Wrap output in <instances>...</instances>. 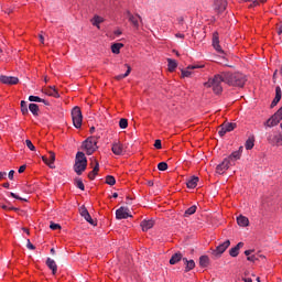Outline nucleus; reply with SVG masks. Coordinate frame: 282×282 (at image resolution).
<instances>
[{"label":"nucleus","instance_id":"obj_7","mask_svg":"<svg viewBox=\"0 0 282 282\" xmlns=\"http://www.w3.org/2000/svg\"><path fill=\"white\" fill-rule=\"evenodd\" d=\"M267 140L272 147H282V133H269Z\"/></svg>","mask_w":282,"mask_h":282},{"label":"nucleus","instance_id":"obj_29","mask_svg":"<svg viewBox=\"0 0 282 282\" xmlns=\"http://www.w3.org/2000/svg\"><path fill=\"white\" fill-rule=\"evenodd\" d=\"M245 149H247V151H250V150L254 149V135L253 134H251L247 139V141L245 143Z\"/></svg>","mask_w":282,"mask_h":282},{"label":"nucleus","instance_id":"obj_13","mask_svg":"<svg viewBox=\"0 0 282 282\" xmlns=\"http://www.w3.org/2000/svg\"><path fill=\"white\" fill-rule=\"evenodd\" d=\"M128 20L131 22V24L133 25V28L135 30H138V28H140V19H142L139 14L137 15H132L131 11H127L126 12Z\"/></svg>","mask_w":282,"mask_h":282},{"label":"nucleus","instance_id":"obj_48","mask_svg":"<svg viewBox=\"0 0 282 282\" xmlns=\"http://www.w3.org/2000/svg\"><path fill=\"white\" fill-rule=\"evenodd\" d=\"M79 213H80L82 217H85L86 215L89 214V210H87V207H86V206H82V207L79 208Z\"/></svg>","mask_w":282,"mask_h":282},{"label":"nucleus","instance_id":"obj_24","mask_svg":"<svg viewBox=\"0 0 282 282\" xmlns=\"http://www.w3.org/2000/svg\"><path fill=\"white\" fill-rule=\"evenodd\" d=\"M243 248V242H238L234 248L229 250L230 257H239V250Z\"/></svg>","mask_w":282,"mask_h":282},{"label":"nucleus","instance_id":"obj_41","mask_svg":"<svg viewBox=\"0 0 282 282\" xmlns=\"http://www.w3.org/2000/svg\"><path fill=\"white\" fill-rule=\"evenodd\" d=\"M75 186L79 188L80 191H85V184L83 183V180L76 178L75 180Z\"/></svg>","mask_w":282,"mask_h":282},{"label":"nucleus","instance_id":"obj_63","mask_svg":"<svg viewBox=\"0 0 282 282\" xmlns=\"http://www.w3.org/2000/svg\"><path fill=\"white\" fill-rule=\"evenodd\" d=\"M3 188H10V183H3Z\"/></svg>","mask_w":282,"mask_h":282},{"label":"nucleus","instance_id":"obj_59","mask_svg":"<svg viewBox=\"0 0 282 282\" xmlns=\"http://www.w3.org/2000/svg\"><path fill=\"white\" fill-rule=\"evenodd\" d=\"M278 34H279V36L282 35V25L278 28Z\"/></svg>","mask_w":282,"mask_h":282},{"label":"nucleus","instance_id":"obj_37","mask_svg":"<svg viewBox=\"0 0 282 282\" xmlns=\"http://www.w3.org/2000/svg\"><path fill=\"white\" fill-rule=\"evenodd\" d=\"M227 133H230V132L227 130L226 126L224 123L220 124L218 130V134L220 135V138H224V135H226Z\"/></svg>","mask_w":282,"mask_h":282},{"label":"nucleus","instance_id":"obj_8","mask_svg":"<svg viewBox=\"0 0 282 282\" xmlns=\"http://www.w3.org/2000/svg\"><path fill=\"white\" fill-rule=\"evenodd\" d=\"M90 161H91L90 165L93 166V171L88 173V177L89 180H96V176L100 171V164L98 163V160H96L95 158H91Z\"/></svg>","mask_w":282,"mask_h":282},{"label":"nucleus","instance_id":"obj_22","mask_svg":"<svg viewBox=\"0 0 282 282\" xmlns=\"http://www.w3.org/2000/svg\"><path fill=\"white\" fill-rule=\"evenodd\" d=\"M199 68H202V66H199V65H189V66H187V69L182 70V77L183 78H191V74H193V73L188 69H199Z\"/></svg>","mask_w":282,"mask_h":282},{"label":"nucleus","instance_id":"obj_25","mask_svg":"<svg viewBox=\"0 0 282 282\" xmlns=\"http://www.w3.org/2000/svg\"><path fill=\"white\" fill-rule=\"evenodd\" d=\"M154 224L155 223L153 220H143V221H141V228H142L143 232H147L148 230H151V228H153Z\"/></svg>","mask_w":282,"mask_h":282},{"label":"nucleus","instance_id":"obj_23","mask_svg":"<svg viewBox=\"0 0 282 282\" xmlns=\"http://www.w3.org/2000/svg\"><path fill=\"white\" fill-rule=\"evenodd\" d=\"M184 256H182L181 252L174 253L170 259V265H175L176 263H180V261H183Z\"/></svg>","mask_w":282,"mask_h":282},{"label":"nucleus","instance_id":"obj_34","mask_svg":"<svg viewBox=\"0 0 282 282\" xmlns=\"http://www.w3.org/2000/svg\"><path fill=\"white\" fill-rule=\"evenodd\" d=\"M104 21L105 19H102L100 15H95L93 19V25L100 30V23H102Z\"/></svg>","mask_w":282,"mask_h":282},{"label":"nucleus","instance_id":"obj_27","mask_svg":"<svg viewBox=\"0 0 282 282\" xmlns=\"http://www.w3.org/2000/svg\"><path fill=\"white\" fill-rule=\"evenodd\" d=\"M197 182H199V177L197 176H192L189 180L186 182L187 188H197Z\"/></svg>","mask_w":282,"mask_h":282},{"label":"nucleus","instance_id":"obj_36","mask_svg":"<svg viewBox=\"0 0 282 282\" xmlns=\"http://www.w3.org/2000/svg\"><path fill=\"white\" fill-rule=\"evenodd\" d=\"M195 213H197V206L194 205L185 210L184 217H191V215H195Z\"/></svg>","mask_w":282,"mask_h":282},{"label":"nucleus","instance_id":"obj_3","mask_svg":"<svg viewBox=\"0 0 282 282\" xmlns=\"http://www.w3.org/2000/svg\"><path fill=\"white\" fill-rule=\"evenodd\" d=\"M87 170V156L83 152H77L75 158L74 171L77 175H83Z\"/></svg>","mask_w":282,"mask_h":282},{"label":"nucleus","instance_id":"obj_57","mask_svg":"<svg viewBox=\"0 0 282 282\" xmlns=\"http://www.w3.org/2000/svg\"><path fill=\"white\" fill-rule=\"evenodd\" d=\"M175 36H176V39H184L185 35L182 33H176Z\"/></svg>","mask_w":282,"mask_h":282},{"label":"nucleus","instance_id":"obj_51","mask_svg":"<svg viewBox=\"0 0 282 282\" xmlns=\"http://www.w3.org/2000/svg\"><path fill=\"white\" fill-rule=\"evenodd\" d=\"M10 195H11L14 199H20V202H28V199L22 198V197H20L19 195L12 193V192L10 193Z\"/></svg>","mask_w":282,"mask_h":282},{"label":"nucleus","instance_id":"obj_42","mask_svg":"<svg viewBox=\"0 0 282 282\" xmlns=\"http://www.w3.org/2000/svg\"><path fill=\"white\" fill-rule=\"evenodd\" d=\"M30 102H44V99L39 96H29Z\"/></svg>","mask_w":282,"mask_h":282},{"label":"nucleus","instance_id":"obj_35","mask_svg":"<svg viewBox=\"0 0 282 282\" xmlns=\"http://www.w3.org/2000/svg\"><path fill=\"white\" fill-rule=\"evenodd\" d=\"M29 111H31V113H33V116H39V105L36 104H30L29 105Z\"/></svg>","mask_w":282,"mask_h":282},{"label":"nucleus","instance_id":"obj_20","mask_svg":"<svg viewBox=\"0 0 282 282\" xmlns=\"http://www.w3.org/2000/svg\"><path fill=\"white\" fill-rule=\"evenodd\" d=\"M111 151L115 155H122V151H124V147L120 142H116L112 144Z\"/></svg>","mask_w":282,"mask_h":282},{"label":"nucleus","instance_id":"obj_11","mask_svg":"<svg viewBox=\"0 0 282 282\" xmlns=\"http://www.w3.org/2000/svg\"><path fill=\"white\" fill-rule=\"evenodd\" d=\"M241 153H243V147H240L238 151L232 152L228 158L225 160H229V164L232 166L237 160L241 159Z\"/></svg>","mask_w":282,"mask_h":282},{"label":"nucleus","instance_id":"obj_28","mask_svg":"<svg viewBox=\"0 0 282 282\" xmlns=\"http://www.w3.org/2000/svg\"><path fill=\"white\" fill-rule=\"evenodd\" d=\"M237 224L238 226H242V228H246V226H249L250 220L246 216H238L237 217Z\"/></svg>","mask_w":282,"mask_h":282},{"label":"nucleus","instance_id":"obj_16","mask_svg":"<svg viewBox=\"0 0 282 282\" xmlns=\"http://www.w3.org/2000/svg\"><path fill=\"white\" fill-rule=\"evenodd\" d=\"M213 47L218 52V54H224V50H221V46L219 45V33L215 32L213 34Z\"/></svg>","mask_w":282,"mask_h":282},{"label":"nucleus","instance_id":"obj_33","mask_svg":"<svg viewBox=\"0 0 282 282\" xmlns=\"http://www.w3.org/2000/svg\"><path fill=\"white\" fill-rule=\"evenodd\" d=\"M126 67H127V72L124 74L116 76V80H122V78H127V76L131 74V66L126 64Z\"/></svg>","mask_w":282,"mask_h":282},{"label":"nucleus","instance_id":"obj_10","mask_svg":"<svg viewBox=\"0 0 282 282\" xmlns=\"http://www.w3.org/2000/svg\"><path fill=\"white\" fill-rule=\"evenodd\" d=\"M228 7V1L226 0H215L214 1V10L217 12V14H221L226 11V8Z\"/></svg>","mask_w":282,"mask_h":282},{"label":"nucleus","instance_id":"obj_46","mask_svg":"<svg viewBox=\"0 0 282 282\" xmlns=\"http://www.w3.org/2000/svg\"><path fill=\"white\" fill-rule=\"evenodd\" d=\"M159 171H166L169 169V164L166 162H161L158 164Z\"/></svg>","mask_w":282,"mask_h":282},{"label":"nucleus","instance_id":"obj_2","mask_svg":"<svg viewBox=\"0 0 282 282\" xmlns=\"http://www.w3.org/2000/svg\"><path fill=\"white\" fill-rule=\"evenodd\" d=\"M223 83H226L224 73L217 74L213 78H209L204 86L212 87L214 94H221L224 91V86H221Z\"/></svg>","mask_w":282,"mask_h":282},{"label":"nucleus","instance_id":"obj_60","mask_svg":"<svg viewBox=\"0 0 282 282\" xmlns=\"http://www.w3.org/2000/svg\"><path fill=\"white\" fill-rule=\"evenodd\" d=\"M39 39H40L41 43H45V37L43 35H39Z\"/></svg>","mask_w":282,"mask_h":282},{"label":"nucleus","instance_id":"obj_54","mask_svg":"<svg viewBox=\"0 0 282 282\" xmlns=\"http://www.w3.org/2000/svg\"><path fill=\"white\" fill-rule=\"evenodd\" d=\"M25 169H28L26 165H22L19 167L18 173H25Z\"/></svg>","mask_w":282,"mask_h":282},{"label":"nucleus","instance_id":"obj_4","mask_svg":"<svg viewBox=\"0 0 282 282\" xmlns=\"http://www.w3.org/2000/svg\"><path fill=\"white\" fill-rule=\"evenodd\" d=\"M83 149H85L88 155H93V153H96V150L98 149V138L96 137L87 138L83 142Z\"/></svg>","mask_w":282,"mask_h":282},{"label":"nucleus","instance_id":"obj_18","mask_svg":"<svg viewBox=\"0 0 282 282\" xmlns=\"http://www.w3.org/2000/svg\"><path fill=\"white\" fill-rule=\"evenodd\" d=\"M281 98H282L281 86H276L275 87V97L271 102V109H274V107H276V105H279V102H281Z\"/></svg>","mask_w":282,"mask_h":282},{"label":"nucleus","instance_id":"obj_19","mask_svg":"<svg viewBox=\"0 0 282 282\" xmlns=\"http://www.w3.org/2000/svg\"><path fill=\"white\" fill-rule=\"evenodd\" d=\"M43 94L46 96H51L53 98H59L61 95L58 94V90L54 86H50L46 89L43 90Z\"/></svg>","mask_w":282,"mask_h":282},{"label":"nucleus","instance_id":"obj_50","mask_svg":"<svg viewBox=\"0 0 282 282\" xmlns=\"http://www.w3.org/2000/svg\"><path fill=\"white\" fill-rule=\"evenodd\" d=\"M26 248L29 250H36V247L34 245H32V242L30 241V239L26 240Z\"/></svg>","mask_w":282,"mask_h":282},{"label":"nucleus","instance_id":"obj_40","mask_svg":"<svg viewBox=\"0 0 282 282\" xmlns=\"http://www.w3.org/2000/svg\"><path fill=\"white\" fill-rule=\"evenodd\" d=\"M223 124H225V128H227L229 132L235 131V129H237V123L224 122Z\"/></svg>","mask_w":282,"mask_h":282},{"label":"nucleus","instance_id":"obj_47","mask_svg":"<svg viewBox=\"0 0 282 282\" xmlns=\"http://www.w3.org/2000/svg\"><path fill=\"white\" fill-rule=\"evenodd\" d=\"M25 144H26L28 149H30V151H36V148L34 147V144L32 143V141L30 139H28L25 141Z\"/></svg>","mask_w":282,"mask_h":282},{"label":"nucleus","instance_id":"obj_44","mask_svg":"<svg viewBox=\"0 0 282 282\" xmlns=\"http://www.w3.org/2000/svg\"><path fill=\"white\" fill-rule=\"evenodd\" d=\"M0 207H2L3 210H14L15 213L19 212V208L8 206V205L1 204V203H0Z\"/></svg>","mask_w":282,"mask_h":282},{"label":"nucleus","instance_id":"obj_45","mask_svg":"<svg viewBox=\"0 0 282 282\" xmlns=\"http://www.w3.org/2000/svg\"><path fill=\"white\" fill-rule=\"evenodd\" d=\"M84 219H86L91 226H96V221H94L89 213L84 216Z\"/></svg>","mask_w":282,"mask_h":282},{"label":"nucleus","instance_id":"obj_6","mask_svg":"<svg viewBox=\"0 0 282 282\" xmlns=\"http://www.w3.org/2000/svg\"><path fill=\"white\" fill-rule=\"evenodd\" d=\"M230 248V240H226L225 242L220 243L216 247V249H212L213 257H216V259H219L225 250H228Z\"/></svg>","mask_w":282,"mask_h":282},{"label":"nucleus","instance_id":"obj_5","mask_svg":"<svg viewBox=\"0 0 282 282\" xmlns=\"http://www.w3.org/2000/svg\"><path fill=\"white\" fill-rule=\"evenodd\" d=\"M72 120L75 129H80L83 127V111H80L79 107L73 108Z\"/></svg>","mask_w":282,"mask_h":282},{"label":"nucleus","instance_id":"obj_32","mask_svg":"<svg viewBox=\"0 0 282 282\" xmlns=\"http://www.w3.org/2000/svg\"><path fill=\"white\" fill-rule=\"evenodd\" d=\"M122 47H124V44L122 43H115L111 45V52L112 54H120V50H122Z\"/></svg>","mask_w":282,"mask_h":282},{"label":"nucleus","instance_id":"obj_61","mask_svg":"<svg viewBox=\"0 0 282 282\" xmlns=\"http://www.w3.org/2000/svg\"><path fill=\"white\" fill-rule=\"evenodd\" d=\"M115 34H116V36H120L122 34V31L117 30V31H115Z\"/></svg>","mask_w":282,"mask_h":282},{"label":"nucleus","instance_id":"obj_31","mask_svg":"<svg viewBox=\"0 0 282 282\" xmlns=\"http://www.w3.org/2000/svg\"><path fill=\"white\" fill-rule=\"evenodd\" d=\"M167 69L169 72H175V69H177V62L175 59L167 58Z\"/></svg>","mask_w":282,"mask_h":282},{"label":"nucleus","instance_id":"obj_15","mask_svg":"<svg viewBox=\"0 0 282 282\" xmlns=\"http://www.w3.org/2000/svg\"><path fill=\"white\" fill-rule=\"evenodd\" d=\"M116 217L117 219H129V217H131V214H129V208L120 207L116 210Z\"/></svg>","mask_w":282,"mask_h":282},{"label":"nucleus","instance_id":"obj_12","mask_svg":"<svg viewBox=\"0 0 282 282\" xmlns=\"http://www.w3.org/2000/svg\"><path fill=\"white\" fill-rule=\"evenodd\" d=\"M42 160L45 164H47V166H50V169H56V166H54V162H56V154L54 152L50 151L48 158L42 156Z\"/></svg>","mask_w":282,"mask_h":282},{"label":"nucleus","instance_id":"obj_64","mask_svg":"<svg viewBox=\"0 0 282 282\" xmlns=\"http://www.w3.org/2000/svg\"><path fill=\"white\" fill-rule=\"evenodd\" d=\"M148 185H149V186H153V181H149V182H148Z\"/></svg>","mask_w":282,"mask_h":282},{"label":"nucleus","instance_id":"obj_55","mask_svg":"<svg viewBox=\"0 0 282 282\" xmlns=\"http://www.w3.org/2000/svg\"><path fill=\"white\" fill-rule=\"evenodd\" d=\"M9 180H14V170L9 172Z\"/></svg>","mask_w":282,"mask_h":282},{"label":"nucleus","instance_id":"obj_56","mask_svg":"<svg viewBox=\"0 0 282 282\" xmlns=\"http://www.w3.org/2000/svg\"><path fill=\"white\" fill-rule=\"evenodd\" d=\"M252 252H254V250H246V251H245V254H246V257H250V254H251Z\"/></svg>","mask_w":282,"mask_h":282},{"label":"nucleus","instance_id":"obj_30","mask_svg":"<svg viewBox=\"0 0 282 282\" xmlns=\"http://www.w3.org/2000/svg\"><path fill=\"white\" fill-rule=\"evenodd\" d=\"M208 263H210V259L208 258V256H200L199 258L200 268H208Z\"/></svg>","mask_w":282,"mask_h":282},{"label":"nucleus","instance_id":"obj_52","mask_svg":"<svg viewBox=\"0 0 282 282\" xmlns=\"http://www.w3.org/2000/svg\"><path fill=\"white\" fill-rule=\"evenodd\" d=\"M154 147H155L156 149H162V140L156 139L155 142H154Z\"/></svg>","mask_w":282,"mask_h":282},{"label":"nucleus","instance_id":"obj_14","mask_svg":"<svg viewBox=\"0 0 282 282\" xmlns=\"http://www.w3.org/2000/svg\"><path fill=\"white\" fill-rule=\"evenodd\" d=\"M0 83H2L3 85H18L19 84V78L18 77H12V76L1 75L0 76Z\"/></svg>","mask_w":282,"mask_h":282},{"label":"nucleus","instance_id":"obj_62","mask_svg":"<svg viewBox=\"0 0 282 282\" xmlns=\"http://www.w3.org/2000/svg\"><path fill=\"white\" fill-rule=\"evenodd\" d=\"M243 281L245 282H252V278H245Z\"/></svg>","mask_w":282,"mask_h":282},{"label":"nucleus","instance_id":"obj_21","mask_svg":"<svg viewBox=\"0 0 282 282\" xmlns=\"http://www.w3.org/2000/svg\"><path fill=\"white\" fill-rule=\"evenodd\" d=\"M46 265L52 270V274H56L58 272V265H56V261H54L52 258H47Z\"/></svg>","mask_w":282,"mask_h":282},{"label":"nucleus","instance_id":"obj_58","mask_svg":"<svg viewBox=\"0 0 282 282\" xmlns=\"http://www.w3.org/2000/svg\"><path fill=\"white\" fill-rule=\"evenodd\" d=\"M6 175H8V173H6V172H0V180H3V177H6Z\"/></svg>","mask_w":282,"mask_h":282},{"label":"nucleus","instance_id":"obj_26","mask_svg":"<svg viewBox=\"0 0 282 282\" xmlns=\"http://www.w3.org/2000/svg\"><path fill=\"white\" fill-rule=\"evenodd\" d=\"M183 263L185 265V272H191L195 268V261L183 258Z\"/></svg>","mask_w":282,"mask_h":282},{"label":"nucleus","instance_id":"obj_49","mask_svg":"<svg viewBox=\"0 0 282 282\" xmlns=\"http://www.w3.org/2000/svg\"><path fill=\"white\" fill-rule=\"evenodd\" d=\"M50 228L51 230H61V226L56 223H51Z\"/></svg>","mask_w":282,"mask_h":282},{"label":"nucleus","instance_id":"obj_39","mask_svg":"<svg viewBox=\"0 0 282 282\" xmlns=\"http://www.w3.org/2000/svg\"><path fill=\"white\" fill-rule=\"evenodd\" d=\"M106 184H108L109 186L116 185V177H113L112 175L106 176Z\"/></svg>","mask_w":282,"mask_h":282},{"label":"nucleus","instance_id":"obj_9","mask_svg":"<svg viewBox=\"0 0 282 282\" xmlns=\"http://www.w3.org/2000/svg\"><path fill=\"white\" fill-rule=\"evenodd\" d=\"M230 166H232L230 164V159H224V161L216 166V173H218V175H224Z\"/></svg>","mask_w":282,"mask_h":282},{"label":"nucleus","instance_id":"obj_43","mask_svg":"<svg viewBox=\"0 0 282 282\" xmlns=\"http://www.w3.org/2000/svg\"><path fill=\"white\" fill-rule=\"evenodd\" d=\"M119 127H120V129H127V127H129V120H127L124 118L120 119Z\"/></svg>","mask_w":282,"mask_h":282},{"label":"nucleus","instance_id":"obj_17","mask_svg":"<svg viewBox=\"0 0 282 282\" xmlns=\"http://www.w3.org/2000/svg\"><path fill=\"white\" fill-rule=\"evenodd\" d=\"M281 98H282L281 86H276L275 87V97L271 102V109H274V107H276V105H279V102H281Z\"/></svg>","mask_w":282,"mask_h":282},{"label":"nucleus","instance_id":"obj_1","mask_svg":"<svg viewBox=\"0 0 282 282\" xmlns=\"http://www.w3.org/2000/svg\"><path fill=\"white\" fill-rule=\"evenodd\" d=\"M225 83L232 87H243L246 85V76L241 73H223Z\"/></svg>","mask_w":282,"mask_h":282},{"label":"nucleus","instance_id":"obj_38","mask_svg":"<svg viewBox=\"0 0 282 282\" xmlns=\"http://www.w3.org/2000/svg\"><path fill=\"white\" fill-rule=\"evenodd\" d=\"M21 111L23 116H28V113H30V111L28 110V102L25 100L21 101Z\"/></svg>","mask_w":282,"mask_h":282},{"label":"nucleus","instance_id":"obj_53","mask_svg":"<svg viewBox=\"0 0 282 282\" xmlns=\"http://www.w3.org/2000/svg\"><path fill=\"white\" fill-rule=\"evenodd\" d=\"M247 261H251L252 263H254V261H259V258H257V256H249L247 257Z\"/></svg>","mask_w":282,"mask_h":282}]
</instances>
